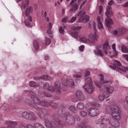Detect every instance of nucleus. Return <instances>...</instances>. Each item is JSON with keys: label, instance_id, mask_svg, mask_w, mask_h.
I'll return each instance as SVG.
<instances>
[{"label": "nucleus", "instance_id": "obj_1", "mask_svg": "<svg viewBox=\"0 0 128 128\" xmlns=\"http://www.w3.org/2000/svg\"><path fill=\"white\" fill-rule=\"evenodd\" d=\"M106 110L108 112H111L112 119L116 120H120L121 118L120 111L119 108L116 106H107Z\"/></svg>", "mask_w": 128, "mask_h": 128}, {"label": "nucleus", "instance_id": "obj_2", "mask_svg": "<svg viewBox=\"0 0 128 128\" xmlns=\"http://www.w3.org/2000/svg\"><path fill=\"white\" fill-rule=\"evenodd\" d=\"M86 1V0H78V3L77 4L76 0H72L70 4L71 5L70 11L72 12H76L78 8L80 3L82 2L80 8V9L85 4Z\"/></svg>", "mask_w": 128, "mask_h": 128}, {"label": "nucleus", "instance_id": "obj_3", "mask_svg": "<svg viewBox=\"0 0 128 128\" xmlns=\"http://www.w3.org/2000/svg\"><path fill=\"white\" fill-rule=\"evenodd\" d=\"M96 24L93 22H90L89 24V28H92L95 31L94 35L91 34L90 35L88 40V42L92 43H94L96 41L98 38V35L97 34L96 32Z\"/></svg>", "mask_w": 128, "mask_h": 128}, {"label": "nucleus", "instance_id": "obj_4", "mask_svg": "<svg viewBox=\"0 0 128 128\" xmlns=\"http://www.w3.org/2000/svg\"><path fill=\"white\" fill-rule=\"evenodd\" d=\"M114 63L113 64V66H110L114 70H117L119 72L121 73L122 71L126 72L128 71V67L126 66L122 67L121 66L120 62L116 60H114Z\"/></svg>", "mask_w": 128, "mask_h": 128}, {"label": "nucleus", "instance_id": "obj_5", "mask_svg": "<svg viewBox=\"0 0 128 128\" xmlns=\"http://www.w3.org/2000/svg\"><path fill=\"white\" fill-rule=\"evenodd\" d=\"M106 12L105 15L108 18V19H106V24L107 27L109 28H111V25L112 24L113 22L112 20L109 18L112 15V11L111 8L109 6L107 7L106 9Z\"/></svg>", "mask_w": 128, "mask_h": 128}, {"label": "nucleus", "instance_id": "obj_6", "mask_svg": "<svg viewBox=\"0 0 128 128\" xmlns=\"http://www.w3.org/2000/svg\"><path fill=\"white\" fill-rule=\"evenodd\" d=\"M23 118L27 120L35 121L37 119L36 114L32 112H24L22 113Z\"/></svg>", "mask_w": 128, "mask_h": 128}, {"label": "nucleus", "instance_id": "obj_7", "mask_svg": "<svg viewBox=\"0 0 128 128\" xmlns=\"http://www.w3.org/2000/svg\"><path fill=\"white\" fill-rule=\"evenodd\" d=\"M86 110L88 111L89 116L92 117L96 116L99 112V110L98 109L93 108L90 105L88 107H86Z\"/></svg>", "mask_w": 128, "mask_h": 128}, {"label": "nucleus", "instance_id": "obj_8", "mask_svg": "<svg viewBox=\"0 0 128 128\" xmlns=\"http://www.w3.org/2000/svg\"><path fill=\"white\" fill-rule=\"evenodd\" d=\"M85 12L83 11H80L76 15V16H78L80 18L78 21V22H86L89 20V16L88 15L84 16Z\"/></svg>", "mask_w": 128, "mask_h": 128}, {"label": "nucleus", "instance_id": "obj_9", "mask_svg": "<svg viewBox=\"0 0 128 128\" xmlns=\"http://www.w3.org/2000/svg\"><path fill=\"white\" fill-rule=\"evenodd\" d=\"M99 76L100 77V82H94V83L98 87L100 90H102L100 88L102 86L103 84L104 83H108V80H104V76L102 74H100Z\"/></svg>", "mask_w": 128, "mask_h": 128}, {"label": "nucleus", "instance_id": "obj_10", "mask_svg": "<svg viewBox=\"0 0 128 128\" xmlns=\"http://www.w3.org/2000/svg\"><path fill=\"white\" fill-rule=\"evenodd\" d=\"M31 106L33 108L36 109L38 116L40 118H42L43 115L42 110L39 108L36 104H32L31 105Z\"/></svg>", "mask_w": 128, "mask_h": 128}, {"label": "nucleus", "instance_id": "obj_11", "mask_svg": "<svg viewBox=\"0 0 128 128\" xmlns=\"http://www.w3.org/2000/svg\"><path fill=\"white\" fill-rule=\"evenodd\" d=\"M44 120L45 124L46 127L48 128H52L54 126V124L56 123L55 120L54 122H52L50 123L49 119L45 116H42Z\"/></svg>", "mask_w": 128, "mask_h": 128}, {"label": "nucleus", "instance_id": "obj_12", "mask_svg": "<svg viewBox=\"0 0 128 128\" xmlns=\"http://www.w3.org/2000/svg\"><path fill=\"white\" fill-rule=\"evenodd\" d=\"M84 88L85 90L90 94H92L94 90V88L92 84H88V85H84Z\"/></svg>", "mask_w": 128, "mask_h": 128}, {"label": "nucleus", "instance_id": "obj_13", "mask_svg": "<svg viewBox=\"0 0 128 128\" xmlns=\"http://www.w3.org/2000/svg\"><path fill=\"white\" fill-rule=\"evenodd\" d=\"M76 96L77 98L80 100H84L85 99L83 94L80 90H78L77 91Z\"/></svg>", "mask_w": 128, "mask_h": 128}, {"label": "nucleus", "instance_id": "obj_14", "mask_svg": "<svg viewBox=\"0 0 128 128\" xmlns=\"http://www.w3.org/2000/svg\"><path fill=\"white\" fill-rule=\"evenodd\" d=\"M30 95H32L31 97V98L32 100L34 103L38 104L40 102L39 98L35 96L34 94L32 91H30Z\"/></svg>", "mask_w": 128, "mask_h": 128}, {"label": "nucleus", "instance_id": "obj_15", "mask_svg": "<svg viewBox=\"0 0 128 128\" xmlns=\"http://www.w3.org/2000/svg\"><path fill=\"white\" fill-rule=\"evenodd\" d=\"M43 87L44 89H46L47 90H49L50 91L52 92H54L56 89V87H51L50 88V86L49 83L47 82H45L43 84Z\"/></svg>", "mask_w": 128, "mask_h": 128}, {"label": "nucleus", "instance_id": "obj_16", "mask_svg": "<svg viewBox=\"0 0 128 128\" xmlns=\"http://www.w3.org/2000/svg\"><path fill=\"white\" fill-rule=\"evenodd\" d=\"M104 87L106 92L109 94H112L114 91V88L108 84H106L104 86Z\"/></svg>", "mask_w": 128, "mask_h": 128}, {"label": "nucleus", "instance_id": "obj_17", "mask_svg": "<svg viewBox=\"0 0 128 128\" xmlns=\"http://www.w3.org/2000/svg\"><path fill=\"white\" fill-rule=\"evenodd\" d=\"M115 119H112L110 122L112 126L115 127H118L120 125V123L118 121Z\"/></svg>", "mask_w": 128, "mask_h": 128}, {"label": "nucleus", "instance_id": "obj_18", "mask_svg": "<svg viewBox=\"0 0 128 128\" xmlns=\"http://www.w3.org/2000/svg\"><path fill=\"white\" fill-rule=\"evenodd\" d=\"M7 124L10 125L7 127V128H14L17 125V122H16L12 121H8L7 122Z\"/></svg>", "mask_w": 128, "mask_h": 128}, {"label": "nucleus", "instance_id": "obj_19", "mask_svg": "<svg viewBox=\"0 0 128 128\" xmlns=\"http://www.w3.org/2000/svg\"><path fill=\"white\" fill-rule=\"evenodd\" d=\"M108 42H105L103 45V49L104 50V52L106 54L108 53Z\"/></svg>", "mask_w": 128, "mask_h": 128}, {"label": "nucleus", "instance_id": "obj_20", "mask_svg": "<svg viewBox=\"0 0 128 128\" xmlns=\"http://www.w3.org/2000/svg\"><path fill=\"white\" fill-rule=\"evenodd\" d=\"M33 8L30 6L27 7L25 12L26 16H27L32 11Z\"/></svg>", "mask_w": 128, "mask_h": 128}, {"label": "nucleus", "instance_id": "obj_21", "mask_svg": "<svg viewBox=\"0 0 128 128\" xmlns=\"http://www.w3.org/2000/svg\"><path fill=\"white\" fill-rule=\"evenodd\" d=\"M85 107L84 104L82 102H79L77 105V108L79 110H82Z\"/></svg>", "mask_w": 128, "mask_h": 128}, {"label": "nucleus", "instance_id": "obj_22", "mask_svg": "<svg viewBox=\"0 0 128 128\" xmlns=\"http://www.w3.org/2000/svg\"><path fill=\"white\" fill-rule=\"evenodd\" d=\"M56 94L57 93H60L62 91V90L63 91L65 90V89L62 88H61V85L59 84L58 85L57 84L56 85Z\"/></svg>", "mask_w": 128, "mask_h": 128}, {"label": "nucleus", "instance_id": "obj_23", "mask_svg": "<svg viewBox=\"0 0 128 128\" xmlns=\"http://www.w3.org/2000/svg\"><path fill=\"white\" fill-rule=\"evenodd\" d=\"M86 83L84 85H87L88 84H92L93 82L91 78L90 77H88L85 79Z\"/></svg>", "mask_w": 128, "mask_h": 128}, {"label": "nucleus", "instance_id": "obj_24", "mask_svg": "<svg viewBox=\"0 0 128 128\" xmlns=\"http://www.w3.org/2000/svg\"><path fill=\"white\" fill-rule=\"evenodd\" d=\"M70 118H71V119H72L74 122H75V120L77 121H79L80 119V117L77 115L74 116V117L72 116H70Z\"/></svg>", "mask_w": 128, "mask_h": 128}, {"label": "nucleus", "instance_id": "obj_25", "mask_svg": "<svg viewBox=\"0 0 128 128\" xmlns=\"http://www.w3.org/2000/svg\"><path fill=\"white\" fill-rule=\"evenodd\" d=\"M96 54L97 56H99L101 57H103L104 56V54L100 49H98L96 52Z\"/></svg>", "mask_w": 128, "mask_h": 128}, {"label": "nucleus", "instance_id": "obj_26", "mask_svg": "<svg viewBox=\"0 0 128 128\" xmlns=\"http://www.w3.org/2000/svg\"><path fill=\"white\" fill-rule=\"evenodd\" d=\"M52 24L51 23H50L49 24V25L48 26V27L49 28V29L46 31V33L48 34H52L53 32L51 30V28L52 26Z\"/></svg>", "mask_w": 128, "mask_h": 128}, {"label": "nucleus", "instance_id": "obj_27", "mask_svg": "<svg viewBox=\"0 0 128 128\" xmlns=\"http://www.w3.org/2000/svg\"><path fill=\"white\" fill-rule=\"evenodd\" d=\"M34 48L35 50H38L39 47V44L38 42L35 41L34 43Z\"/></svg>", "mask_w": 128, "mask_h": 128}, {"label": "nucleus", "instance_id": "obj_28", "mask_svg": "<svg viewBox=\"0 0 128 128\" xmlns=\"http://www.w3.org/2000/svg\"><path fill=\"white\" fill-rule=\"evenodd\" d=\"M100 121L98 123V124L100 125L102 127H105L106 126V124L105 123L106 120L105 119H103L101 120H100Z\"/></svg>", "mask_w": 128, "mask_h": 128}, {"label": "nucleus", "instance_id": "obj_29", "mask_svg": "<svg viewBox=\"0 0 128 128\" xmlns=\"http://www.w3.org/2000/svg\"><path fill=\"white\" fill-rule=\"evenodd\" d=\"M28 4V0H22V6H23L24 10H25L26 7V5Z\"/></svg>", "mask_w": 128, "mask_h": 128}, {"label": "nucleus", "instance_id": "obj_30", "mask_svg": "<svg viewBox=\"0 0 128 128\" xmlns=\"http://www.w3.org/2000/svg\"><path fill=\"white\" fill-rule=\"evenodd\" d=\"M40 105L44 106H48V102L44 101H42L38 103Z\"/></svg>", "mask_w": 128, "mask_h": 128}, {"label": "nucleus", "instance_id": "obj_31", "mask_svg": "<svg viewBox=\"0 0 128 128\" xmlns=\"http://www.w3.org/2000/svg\"><path fill=\"white\" fill-rule=\"evenodd\" d=\"M67 81L68 83V85L71 87H72L74 85V81L72 80L67 79Z\"/></svg>", "mask_w": 128, "mask_h": 128}, {"label": "nucleus", "instance_id": "obj_32", "mask_svg": "<svg viewBox=\"0 0 128 128\" xmlns=\"http://www.w3.org/2000/svg\"><path fill=\"white\" fill-rule=\"evenodd\" d=\"M122 30H115L113 32V34L117 36H119L120 35L122 34Z\"/></svg>", "mask_w": 128, "mask_h": 128}, {"label": "nucleus", "instance_id": "obj_33", "mask_svg": "<svg viewBox=\"0 0 128 128\" xmlns=\"http://www.w3.org/2000/svg\"><path fill=\"white\" fill-rule=\"evenodd\" d=\"M122 52L126 53L128 52V49L124 45H122Z\"/></svg>", "mask_w": 128, "mask_h": 128}, {"label": "nucleus", "instance_id": "obj_34", "mask_svg": "<svg viewBox=\"0 0 128 128\" xmlns=\"http://www.w3.org/2000/svg\"><path fill=\"white\" fill-rule=\"evenodd\" d=\"M62 84L63 86H66L68 85V83L67 81V79L65 80L63 78L61 79Z\"/></svg>", "mask_w": 128, "mask_h": 128}, {"label": "nucleus", "instance_id": "obj_35", "mask_svg": "<svg viewBox=\"0 0 128 128\" xmlns=\"http://www.w3.org/2000/svg\"><path fill=\"white\" fill-rule=\"evenodd\" d=\"M34 126L35 128H44V127L42 125L38 123H34Z\"/></svg>", "mask_w": 128, "mask_h": 128}, {"label": "nucleus", "instance_id": "obj_36", "mask_svg": "<svg viewBox=\"0 0 128 128\" xmlns=\"http://www.w3.org/2000/svg\"><path fill=\"white\" fill-rule=\"evenodd\" d=\"M40 78L44 80H51L50 77L48 75H44L41 76Z\"/></svg>", "mask_w": 128, "mask_h": 128}, {"label": "nucleus", "instance_id": "obj_37", "mask_svg": "<svg viewBox=\"0 0 128 128\" xmlns=\"http://www.w3.org/2000/svg\"><path fill=\"white\" fill-rule=\"evenodd\" d=\"M71 35L73 37L75 38H78L79 36L78 34V32H73L71 33Z\"/></svg>", "mask_w": 128, "mask_h": 128}, {"label": "nucleus", "instance_id": "obj_38", "mask_svg": "<svg viewBox=\"0 0 128 128\" xmlns=\"http://www.w3.org/2000/svg\"><path fill=\"white\" fill-rule=\"evenodd\" d=\"M81 28L80 26H74L72 27L71 29L73 30H78Z\"/></svg>", "mask_w": 128, "mask_h": 128}, {"label": "nucleus", "instance_id": "obj_39", "mask_svg": "<svg viewBox=\"0 0 128 128\" xmlns=\"http://www.w3.org/2000/svg\"><path fill=\"white\" fill-rule=\"evenodd\" d=\"M30 86L31 87H35L38 86V84L34 81H31L29 82Z\"/></svg>", "mask_w": 128, "mask_h": 128}, {"label": "nucleus", "instance_id": "obj_40", "mask_svg": "<svg viewBox=\"0 0 128 128\" xmlns=\"http://www.w3.org/2000/svg\"><path fill=\"white\" fill-rule=\"evenodd\" d=\"M70 111L73 113H76L77 112L76 109L74 106H70Z\"/></svg>", "mask_w": 128, "mask_h": 128}, {"label": "nucleus", "instance_id": "obj_41", "mask_svg": "<svg viewBox=\"0 0 128 128\" xmlns=\"http://www.w3.org/2000/svg\"><path fill=\"white\" fill-rule=\"evenodd\" d=\"M65 26H61L60 27V28L58 29V30L60 32V34H64V30L63 28H65Z\"/></svg>", "mask_w": 128, "mask_h": 128}, {"label": "nucleus", "instance_id": "obj_42", "mask_svg": "<svg viewBox=\"0 0 128 128\" xmlns=\"http://www.w3.org/2000/svg\"><path fill=\"white\" fill-rule=\"evenodd\" d=\"M80 41L84 42H88V40L84 37H80Z\"/></svg>", "mask_w": 128, "mask_h": 128}, {"label": "nucleus", "instance_id": "obj_43", "mask_svg": "<svg viewBox=\"0 0 128 128\" xmlns=\"http://www.w3.org/2000/svg\"><path fill=\"white\" fill-rule=\"evenodd\" d=\"M106 92H104L103 94L102 95L105 98H107L109 96L110 94L109 93Z\"/></svg>", "mask_w": 128, "mask_h": 128}, {"label": "nucleus", "instance_id": "obj_44", "mask_svg": "<svg viewBox=\"0 0 128 128\" xmlns=\"http://www.w3.org/2000/svg\"><path fill=\"white\" fill-rule=\"evenodd\" d=\"M76 16L74 17H72L68 21L69 22L72 23L74 22L76 20Z\"/></svg>", "mask_w": 128, "mask_h": 128}, {"label": "nucleus", "instance_id": "obj_45", "mask_svg": "<svg viewBox=\"0 0 128 128\" xmlns=\"http://www.w3.org/2000/svg\"><path fill=\"white\" fill-rule=\"evenodd\" d=\"M116 45L115 44H113L112 46V48L115 54H116L118 53V52L116 51L115 48Z\"/></svg>", "mask_w": 128, "mask_h": 128}, {"label": "nucleus", "instance_id": "obj_46", "mask_svg": "<svg viewBox=\"0 0 128 128\" xmlns=\"http://www.w3.org/2000/svg\"><path fill=\"white\" fill-rule=\"evenodd\" d=\"M46 44L48 45L50 43V40L48 38H46L45 40Z\"/></svg>", "mask_w": 128, "mask_h": 128}, {"label": "nucleus", "instance_id": "obj_47", "mask_svg": "<svg viewBox=\"0 0 128 128\" xmlns=\"http://www.w3.org/2000/svg\"><path fill=\"white\" fill-rule=\"evenodd\" d=\"M56 104L55 101L54 100L52 101L49 104H48V105L53 107H54V106L56 105Z\"/></svg>", "mask_w": 128, "mask_h": 128}, {"label": "nucleus", "instance_id": "obj_48", "mask_svg": "<svg viewBox=\"0 0 128 128\" xmlns=\"http://www.w3.org/2000/svg\"><path fill=\"white\" fill-rule=\"evenodd\" d=\"M87 114V113L84 111H81L80 113V115L82 117L85 116Z\"/></svg>", "mask_w": 128, "mask_h": 128}, {"label": "nucleus", "instance_id": "obj_49", "mask_svg": "<svg viewBox=\"0 0 128 128\" xmlns=\"http://www.w3.org/2000/svg\"><path fill=\"white\" fill-rule=\"evenodd\" d=\"M44 96L48 97H51L52 96V95L51 94H50L46 92H44Z\"/></svg>", "mask_w": 128, "mask_h": 128}, {"label": "nucleus", "instance_id": "obj_50", "mask_svg": "<svg viewBox=\"0 0 128 128\" xmlns=\"http://www.w3.org/2000/svg\"><path fill=\"white\" fill-rule=\"evenodd\" d=\"M24 102H25L28 105H30V102H31L30 100L28 99H26L24 100Z\"/></svg>", "mask_w": 128, "mask_h": 128}, {"label": "nucleus", "instance_id": "obj_51", "mask_svg": "<svg viewBox=\"0 0 128 128\" xmlns=\"http://www.w3.org/2000/svg\"><path fill=\"white\" fill-rule=\"evenodd\" d=\"M98 26L100 29L102 28L103 26L102 22L98 23Z\"/></svg>", "mask_w": 128, "mask_h": 128}, {"label": "nucleus", "instance_id": "obj_52", "mask_svg": "<svg viewBox=\"0 0 128 128\" xmlns=\"http://www.w3.org/2000/svg\"><path fill=\"white\" fill-rule=\"evenodd\" d=\"M84 48V45H82L80 46L79 49L80 51L82 52L83 51Z\"/></svg>", "mask_w": 128, "mask_h": 128}, {"label": "nucleus", "instance_id": "obj_53", "mask_svg": "<svg viewBox=\"0 0 128 128\" xmlns=\"http://www.w3.org/2000/svg\"><path fill=\"white\" fill-rule=\"evenodd\" d=\"M81 75L80 74H75L74 76V78H80L81 77Z\"/></svg>", "mask_w": 128, "mask_h": 128}, {"label": "nucleus", "instance_id": "obj_54", "mask_svg": "<svg viewBox=\"0 0 128 128\" xmlns=\"http://www.w3.org/2000/svg\"><path fill=\"white\" fill-rule=\"evenodd\" d=\"M98 98H99V99L100 100H104V97L103 96V95H100V96H99Z\"/></svg>", "mask_w": 128, "mask_h": 128}, {"label": "nucleus", "instance_id": "obj_55", "mask_svg": "<svg viewBox=\"0 0 128 128\" xmlns=\"http://www.w3.org/2000/svg\"><path fill=\"white\" fill-rule=\"evenodd\" d=\"M90 73L88 71H87L85 72V76L86 77L87 76H89L90 75Z\"/></svg>", "mask_w": 128, "mask_h": 128}, {"label": "nucleus", "instance_id": "obj_56", "mask_svg": "<svg viewBox=\"0 0 128 128\" xmlns=\"http://www.w3.org/2000/svg\"><path fill=\"white\" fill-rule=\"evenodd\" d=\"M26 128H34V126L32 125L29 124L27 126Z\"/></svg>", "mask_w": 128, "mask_h": 128}, {"label": "nucleus", "instance_id": "obj_57", "mask_svg": "<svg viewBox=\"0 0 128 128\" xmlns=\"http://www.w3.org/2000/svg\"><path fill=\"white\" fill-rule=\"evenodd\" d=\"M68 19V17H66L63 18L62 20V21L63 22H66Z\"/></svg>", "mask_w": 128, "mask_h": 128}, {"label": "nucleus", "instance_id": "obj_58", "mask_svg": "<svg viewBox=\"0 0 128 128\" xmlns=\"http://www.w3.org/2000/svg\"><path fill=\"white\" fill-rule=\"evenodd\" d=\"M2 107L3 108H4L5 109H6L8 108V106L6 104H4L2 105Z\"/></svg>", "mask_w": 128, "mask_h": 128}, {"label": "nucleus", "instance_id": "obj_59", "mask_svg": "<svg viewBox=\"0 0 128 128\" xmlns=\"http://www.w3.org/2000/svg\"><path fill=\"white\" fill-rule=\"evenodd\" d=\"M56 128H63L62 126L60 123H58V126Z\"/></svg>", "mask_w": 128, "mask_h": 128}, {"label": "nucleus", "instance_id": "obj_60", "mask_svg": "<svg viewBox=\"0 0 128 128\" xmlns=\"http://www.w3.org/2000/svg\"><path fill=\"white\" fill-rule=\"evenodd\" d=\"M24 24L26 26H29L30 23L29 22L26 20L24 21Z\"/></svg>", "mask_w": 128, "mask_h": 128}, {"label": "nucleus", "instance_id": "obj_61", "mask_svg": "<svg viewBox=\"0 0 128 128\" xmlns=\"http://www.w3.org/2000/svg\"><path fill=\"white\" fill-rule=\"evenodd\" d=\"M86 126L84 124L83 125H81L80 126H78L76 128H86Z\"/></svg>", "mask_w": 128, "mask_h": 128}, {"label": "nucleus", "instance_id": "obj_62", "mask_svg": "<svg viewBox=\"0 0 128 128\" xmlns=\"http://www.w3.org/2000/svg\"><path fill=\"white\" fill-rule=\"evenodd\" d=\"M28 16L27 19L28 21L31 22L32 21V19L31 17L30 16Z\"/></svg>", "mask_w": 128, "mask_h": 128}, {"label": "nucleus", "instance_id": "obj_63", "mask_svg": "<svg viewBox=\"0 0 128 128\" xmlns=\"http://www.w3.org/2000/svg\"><path fill=\"white\" fill-rule=\"evenodd\" d=\"M124 56L126 60L128 62V55L125 54L124 55Z\"/></svg>", "mask_w": 128, "mask_h": 128}, {"label": "nucleus", "instance_id": "obj_64", "mask_svg": "<svg viewBox=\"0 0 128 128\" xmlns=\"http://www.w3.org/2000/svg\"><path fill=\"white\" fill-rule=\"evenodd\" d=\"M114 3V1L112 0H111L108 3V4L109 6H111Z\"/></svg>", "mask_w": 128, "mask_h": 128}]
</instances>
